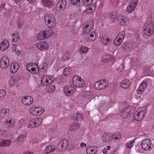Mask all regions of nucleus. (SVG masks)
<instances>
[{
	"mask_svg": "<svg viewBox=\"0 0 154 154\" xmlns=\"http://www.w3.org/2000/svg\"><path fill=\"white\" fill-rule=\"evenodd\" d=\"M119 115L122 118L127 119L130 117L134 112L131 107H128L125 102H122L119 106Z\"/></svg>",
	"mask_w": 154,
	"mask_h": 154,
	"instance_id": "1",
	"label": "nucleus"
},
{
	"mask_svg": "<svg viewBox=\"0 0 154 154\" xmlns=\"http://www.w3.org/2000/svg\"><path fill=\"white\" fill-rule=\"evenodd\" d=\"M144 30L145 34L147 35H151L154 32V24L151 18H149L145 23Z\"/></svg>",
	"mask_w": 154,
	"mask_h": 154,
	"instance_id": "2",
	"label": "nucleus"
},
{
	"mask_svg": "<svg viewBox=\"0 0 154 154\" xmlns=\"http://www.w3.org/2000/svg\"><path fill=\"white\" fill-rule=\"evenodd\" d=\"M45 24L50 28H53L56 24L54 17L52 15L46 14L44 17Z\"/></svg>",
	"mask_w": 154,
	"mask_h": 154,
	"instance_id": "3",
	"label": "nucleus"
},
{
	"mask_svg": "<svg viewBox=\"0 0 154 154\" xmlns=\"http://www.w3.org/2000/svg\"><path fill=\"white\" fill-rule=\"evenodd\" d=\"M72 82L74 86L78 88L83 87L85 84L84 80L80 77L76 75L73 76Z\"/></svg>",
	"mask_w": 154,
	"mask_h": 154,
	"instance_id": "4",
	"label": "nucleus"
},
{
	"mask_svg": "<svg viewBox=\"0 0 154 154\" xmlns=\"http://www.w3.org/2000/svg\"><path fill=\"white\" fill-rule=\"evenodd\" d=\"M83 5L85 6H89V7L85 10L87 13L93 12L95 9L96 5L93 3V0H82Z\"/></svg>",
	"mask_w": 154,
	"mask_h": 154,
	"instance_id": "5",
	"label": "nucleus"
},
{
	"mask_svg": "<svg viewBox=\"0 0 154 154\" xmlns=\"http://www.w3.org/2000/svg\"><path fill=\"white\" fill-rule=\"evenodd\" d=\"M26 69L30 72L33 74H36L39 71L38 66L35 63H30L26 64Z\"/></svg>",
	"mask_w": 154,
	"mask_h": 154,
	"instance_id": "6",
	"label": "nucleus"
},
{
	"mask_svg": "<svg viewBox=\"0 0 154 154\" xmlns=\"http://www.w3.org/2000/svg\"><path fill=\"white\" fill-rule=\"evenodd\" d=\"M69 145L68 140L66 139H63L61 140L58 143L56 149L57 151L60 150L63 151L67 149Z\"/></svg>",
	"mask_w": 154,
	"mask_h": 154,
	"instance_id": "7",
	"label": "nucleus"
},
{
	"mask_svg": "<svg viewBox=\"0 0 154 154\" xmlns=\"http://www.w3.org/2000/svg\"><path fill=\"white\" fill-rule=\"evenodd\" d=\"M42 122L40 118L36 117L32 119L28 123V128H35L39 126Z\"/></svg>",
	"mask_w": 154,
	"mask_h": 154,
	"instance_id": "8",
	"label": "nucleus"
},
{
	"mask_svg": "<svg viewBox=\"0 0 154 154\" xmlns=\"http://www.w3.org/2000/svg\"><path fill=\"white\" fill-rule=\"evenodd\" d=\"M30 113L34 116H39L44 111V109L41 107H32L29 109Z\"/></svg>",
	"mask_w": 154,
	"mask_h": 154,
	"instance_id": "9",
	"label": "nucleus"
},
{
	"mask_svg": "<svg viewBox=\"0 0 154 154\" xmlns=\"http://www.w3.org/2000/svg\"><path fill=\"white\" fill-rule=\"evenodd\" d=\"M125 35V32L123 31L119 33L114 40V44L116 45H120L122 42Z\"/></svg>",
	"mask_w": 154,
	"mask_h": 154,
	"instance_id": "10",
	"label": "nucleus"
},
{
	"mask_svg": "<svg viewBox=\"0 0 154 154\" xmlns=\"http://www.w3.org/2000/svg\"><path fill=\"white\" fill-rule=\"evenodd\" d=\"M53 80V79L51 75H46L42 77L41 80V83L44 86H46L51 83Z\"/></svg>",
	"mask_w": 154,
	"mask_h": 154,
	"instance_id": "11",
	"label": "nucleus"
},
{
	"mask_svg": "<svg viewBox=\"0 0 154 154\" xmlns=\"http://www.w3.org/2000/svg\"><path fill=\"white\" fill-rule=\"evenodd\" d=\"M146 114V111L139 109L137 110L134 115V118L137 121L141 120Z\"/></svg>",
	"mask_w": 154,
	"mask_h": 154,
	"instance_id": "12",
	"label": "nucleus"
},
{
	"mask_svg": "<svg viewBox=\"0 0 154 154\" xmlns=\"http://www.w3.org/2000/svg\"><path fill=\"white\" fill-rule=\"evenodd\" d=\"M151 140L149 139H144L141 142L142 147L145 150L149 149L151 148Z\"/></svg>",
	"mask_w": 154,
	"mask_h": 154,
	"instance_id": "13",
	"label": "nucleus"
},
{
	"mask_svg": "<svg viewBox=\"0 0 154 154\" xmlns=\"http://www.w3.org/2000/svg\"><path fill=\"white\" fill-rule=\"evenodd\" d=\"M9 64V60L8 57L6 56L3 57L0 60V66L3 69L7 68Z\"/></svg>",
	"mask_w": 154,
	"mask_h": 154,
	"instance_id": "14",
	"label": "nucleus"
},
{
	"mask_svg": "<svg viewBox=\"0 0 154 154\" xmlns=\"http://www.w3.org/2000/svg\"><path fill=\"white\" fill-rule=\"evenodd\" d=\"M138 2V0H132L127 7V12L130 13L133 12L136 8Z\"/></svg>",
	"mask_w": 154,
	"mask_h": 154,
	"instance_id": "15",
	"label": "nucleus"
},
{
	"mask_svg": "<svg viewBox=\"0 0 154 154\" xmlns=\"http://www.w3.org/2000/svg\"><path fill=\"white\" fill-rule=\"evenodd\" d=\"M21 100L22 103L25 105H30L32 104L33 102V97L30 96L23 97Z\"/></svg>",
	"mask_w": 154,
	"mask_h": 154,
	"instance_id": "16",
	"label": "nucleus"
},
{
	"mask_svg": "<svg viewBox=\"0 0 154 154\" xmlns=\"http://www.w3.org/2000/svg\"><path fill=\"white\" fill-rule=\"evenodd\" d=\"M75 88L73 86H66L64 89L63 91L65 93L67 96H70L73 94L75 92Z\"/></svg>",
	"mask_w": 154,
	"mask_h": 154,
	"instance_id": "17",
	"label": "nucleus"
},
{
	"mask_svg": "<svg viewBox=\"0 0 154 154\" xmlns=\"http://www.w3.org/2000/svg\"><path fill=\"white\" fill-rule=\"evenodd\" d=\"M93 23L92 21H88L84 28H83V33L86 34L91 31L93 26Z\"/></svg>",
	"mask_w": 154,
	"mask_h": 154,
	"instance_id": "18",
	"label": "nucleus"
},
{
	"mask_svg": "<svg viewBox=\"0 0 154 154\" xmlns=\"http://www.w3.org/2000/svg\"><path fill=\"white\" fill-rule=\"evenodd\" d=\"M97 33L93 32H90L86 36L85 39L87 41L91 42L95 40L97 37Z\"/></svg>",
	"mask_w": 154,
	"mask_h": 154,
	"instance_id": "19",
	"label": "nucleus"
},
{
	"mask_svg": "<svg viewBox=\"0 0 154 154\" xmlns=\"http://www.w3.org/2000/svg\"><path fill=\"white\" fill-rule=\"evenodd\" d=\"M37 48L40 50L43 49L47 50L48 47L47 42H38L37 45Z\"/></svg>",
	"mask_w": 154,
	"mask_h": 154,
	"instance_id": "20",
	"label": "nucleus"
},
{
	"mask_svg": "<svg viewBox=\"0 0 154 154\" xmlns=\"http://www.w3.org/2000/svg\"><path fill=\"white\" fill-rule=\"evenodd\" d=\"M147 85V82L146 81H143L141 83V85L137 89V93L139 94H142L144 91Z\"/></svg>",
	"mask_w": 154,
	"mask_h": 154,
	"instance_id": "21",
	"label": "nucleus"
},
{
	"mask_svg": "<svg viewBox=\"0 0 154 154\" xmlns=\"http://www.w3.org/2000/svg\"><path fill=\"white\" fill-rule=\"evenodd\" d=\"M20 67L19 64L17 63H13L10 67V71L12 73H14L17 72Z\"/></svg>",
	"mask_w": 154,
	"mask_h": 154,
	"instance_id": "22",
	"label": "nucleus"
},
{
	"mask_svg": "<svg viewBox=\"0 0 154 154\" xmlns=\"http://www.w3.org/2000/svg\"><path fill=\"white\" fill-rule=\"evenodd\" d=\"M97 151L98 148L97 147L91 146L87 148L86 152L87 154H95Z\"/></svg>",
	"mask_w": 154,
	"mask_h": 154,
	"instance_id": "23",
	"label": "nucleus"
},
{
	"mask_svg": "<svg viewBox=\"0 0 154 154\" xmlns=\"http://www.w3.org/2000/svg\"><path fill=\"white\" fill-rule=\"evenodd\" d=\"M66 6V0H62L59 1L56 5L57 8H59L60 10L64 9Z\"/></svg>",
	"mask_w": 154,
	"mask_h": 154,
	"instance_id": "24",
	"label": "nucleus"
},
{
	"mask_svg": "<svg viewBox=\"0 0 154 154\" xmlns=\"http://www.w3.org/2000/svg\"><path fill=\"white\" fill-rule=\"evenodd\" d=\"M19 77L18 75H14L11 76L10 79L9 84L11 85H15L18 81Z\"/></svg>",
	"mask_w": 154,
	"mask_h": 154,
	"instance_id": "25",
	"label": "nucleus"
},
{
	"mask_svg": "<svg viewBox=\"0 0 154 154\" xmlns=\"http://www.w3.org/2000/svg\"><path fill=\"white\" fill-rule=\"evenodd\" d=\"M9 43L7 40L3 41L0 44V50L2 51L6 50L9 46Z\"/></svg>",
	"mask_w": 154,
	"mask_h": 154,
	"instance_id": "26",
	"label": "nucleus"
},
{
	"mask_svg": "<svg viewBox=\"0 0 154 154\" xmlns=\"http://www.w3.org/2000/svg\"><path fill=\"white\" fill-rule=\"evenodd\" d=\"M71 3L74 6L78 8V10L80 11L81 10L80 0H70Z\"/></svg>",
	"mask_w": 154,
	"mask_h": 154,
	"instance_id": "27",
	"label": "nucleus"
},
{
	"mask_svg": "<svg viewBox=\"0 0 154 154\" xmlns=\"http://www.w3.org/2000/svg\"><path fill=\"white\" fill-rule=\"evenodd\" d=\"M136 47V44L134 42H130L129 43H127L124 46V48L125 49H129L130 50L134 49Z\"/></svg>",
	"mask_w": 154,
	"mask_h": 154,
	"instance_id": "28",
	"label": "nucleus"
},
{
	"mask_svg": "<svg viewBox=\"0 0 154 154\" xmlns=\"http://www.w3.org/2000/svg\"><path fill=\"white\" fill-rule=\"evenodd\" d=\"M9 113V109L6 108H3L0 111V117L2 118L8 116Z\"/></svg>",
	"mask_w": 154,
	"mask_h": 154,
	"instance_id": "29",
	"label": "nucleus"
},
{
	"mask_svg": "<svg viewBox=\"0 0 154 154\" xmlns=\"http://www.w3.org/2000/svg\"><path fill=\"white\" fill-rule=\"evenodd\" d=\"M113 59V57L111 55L108 54H106V55L103 56L102 60L103 62L108 63L112 61Z\"/></svg>",
	"mask_w": 154,
	"mask_h": 154,
	"instance_id": "30",
	"label": "nucleus"
},
{
	"mask_svg": "<svg viewBox=\"0 0 154 154\" xmlns=\"http://www.w3.org/2000/svg\"><path fill=\"white\" fill-rule=\"evenodd\" d=\"M41 32L44 39L48 38L49 36L53 34V32L51 30H47Z\"/></svg>",
	"mask_w": 154,
	"mask_h": 154,
	"instance_id": "31",
	"label": "nucleus"
},
{
	"mask_svg": "<svg viewBox=\"0 0 154 154\" xmlns=\"http://www.w3.org/2000/svg\"><path fill=\"white\" fill-rule=\"evenodd\" d=\"M20 38V34L19 32H16L13 33L11 35V40L14 42H16Z\"/></svg>",
	"mask_w": 154,
	"mask_h": 154,
	"instance_id": "32",
	"label": "nucleus"
},
{
	"mask_svg": "<svg viewBox=\"0 0 154 154\" xmlns=\"http://www.w3.org/2000/svg\"><path fill=\"white\" fill-rule=\"evenodd\" d=\"M111 139V134H104L102 137V140L105 142H109Z\"/></svg>",
	"mask_w": 154,
	"mask_h": 154,
	"instance_id": "33",
	"label": "nucleus"
},
{
	"mask_svg": "<svg viewBox=\"0 0 154 154\" xmlns=\"http://www.w3.org/2000/svg\"><path fill=\"white\" fill-rule=\"evenodd\" d=\"M130 85V82L128 80L123 81L121 83V87L124 88H128Z\"/></svg>",
	"mask_w": 154,
	"mask_h": 154,
	"instance_id": "34",
	"label": "nucleus"
},
{
	"mask_svg": "<svg viewBox=\"0 0 154 154\" xmlns=\"http://www.w3.org/2000/svg\"><path fill=\"white\" fill-rule=\"evenodd\" d=\"M5 125L7 127L11 128L13 126L14 123L12 122V120L11 118H8L5 122Z\"/></svg>",
	"mask_w": 154,
	"mask_h": 154,
	"instance_id": "35",
	"label": "nucleus"
},
{
	"mask_svg": "<svg viewBox=\"0 0 154 154\" xmlns=\"http://www.w3.org/2000/svg\"><path fill=\"white\" fill-rule=\"evenodd\" d=\"M91 92L89 91H85L81 94V97L85 99H89L91 98Z\"/></svg>",
	"mask_w": 154,
	"mask_h": 154,
	"instance_id": "36",
	"label": "nucleus"
},
{
	"mask_svg": "<svg viewBox=\"0 0 154 154\" xmlns=\"http://www.w3.org/2000/svg\"><path fill=\"white\" fill-rule=\"evenodd\" d=\"M79 124L77 122L73 123L70 125L69 129L71 131H74L80 127Z\"/></svg>",
	"mask_w": 154,
	"mask_h": 154,
	"instance_id": "37",
	"label": "nucleus"
},
{
	"mask_svg": "<svg viewBox=\"0 0 154 154\" xmlns=\"http://www.w3.org/2000/svg\"><path fill=\"white\" fill-rule=\"evenodd\" d=\"M109 17L112 20V21L113 22L116 19V17L118 16L117 11H114L111 12L109 14Z\"/></svg>",
	"mask_w": 154,
	"mask_h": 154,
	"instance_id": "38",
	"label": "nucleus"
},
{
	"mask_svg": "<svg viewBox=\"0 0 154 154\" xmlns=\"http://www.w3.org/2000/svg\"><path fill=\"white\" fill-rule=\"evenodd\" d=\"M99 83L101 90L105 88L108 85V84L107 83V81L105 80H103L100 81Z\"/></svg>",
	"mask_w": 154,
	"mask_h": 154,
	"instance_id": "39",
	"label": "nucleus"
},
{
	"mask_svg": "<svg viewBox=\"0 0 154 154\" xmlns=\"http://www.w3.org/2000/svg\"><path fill=\"white\" fill-rule=\"evenodd\" d=\"M42 4L46 7H50L53 4L51 0H42Z\"/></svg>",
	"mask_w": 154,
	"mask_h": 154,
	"instance_id": "40",
	"label": "nucleus"
},
{
	"mask_svg": "<svg viewBox=\"0 0 154 154\" xmlns=\"http://www.w3.org/2000/svg\"><path fill=\"white\" fill-rule=\"evenodd\" d=\"M74 119L76 120L77 121H79L82 119L83 116L81 114L78 113H75L73 115Z\"/></svg>",
	"mask_w": 154,
	"mask_h": 154,
	"instance_id": "41",
	"label": "nucleus"
},
{
	"mask_svg": "<svg viewBox=\"0 0 154 154\" xmlns=\"http://www.w3.org/2000/svg\"><path fill=\"white\" fill-rule=\"evenodd\" d=\"M55 149L54 146H47L45 149V151L46 153L51 152L54 151Z\"/></svg>",
	"mask_w": 154,
	"mask_h": 154,
	"instance_id": "42",
	"label": "nucleus"
},
{
	"mask_svg": "<svg viewBox=\"0 0 154 154\" xmlns=\"http://www.w3.org/2000/svg\"><path fill=\"white\" fill-rule=\"evenodd\" d=\"M11 143L10 140H2L0 143V146L1 147L7 146Z\"/></svg>",
	"mask_w": 154,
	"mask_h": 154,
	"instance_id": "43",
	"label": "nucleus"
},
{
	"mask_svg": "<svg viewBox=\"0 0 154 154\" xmlns=\"http://www.w3.org/2000/svg\"><path fill=\"white\" fill-rule=\"evenodd\" d=\"M26 139V137L25 135H21L17 138V141L18 143H22Z\"/></svg>",
	"mask_w": 154,
	"mask_h": 154,
	"instance_id": "44",
	"label": "nucleus"
},
{
	"mask_svg": "<svg viewBox=\"0 0 154 154\" xmlns=\"http://www.w3.org/2000/svg\"><path fill=\"white\" fill-rule=\"evenodd\" d=\"M120 23L122 24H124L125 23H128V19L126 18L125 17L122 16L120 18Z\"/></svg>",
	"mask_w": 154,
	"mask_h": 154,
	"instance_id": "45",
	"label": "nucleus"
},
{
	"mask_svg": "<svg viewBox=\"0 0 154 154\" xmlns=\"http://www.w3.org/2000/svg\"><path fill=\"white\" fill-rule=\"evenodd\" d=\"M121 137V134L119 132H116L113 134H111V139H119Z\"/></svg>",
	"mask_w": 154,
	"mask_h": 154,
	"instance_id": "46",
	"label": "nucleus"
},
{
	"mask_svg": "<svg viewBox=\"0 0 154 154\" xmlns=\"http://www.w3.org/2000/svg\"><path fill=\"white\" fill-rule=\"evenodd\" d=\"M71 71V69L70 67H67L64 69L63 70V73L65 75H68Z\"/></svg>",
	"mask_w": 154,
	"mask_h": 154,
	"instance_id": "47",
	"label": "nucleus"
},
{
	"mask_svg": "<svg viewBox=\"0 0 154 154\" xmlns=\"http://www.w3.org/2000/svg\"><path fill=\"white\" fill-rule=\"evenodd\" d=\"M70 56V53L68 51H66L64 54L63 58L64 60H66L68 59Z\"/></svg>",
	"mask_w": 154,
	"mask_h": 154,
	"instance_id": "48",
	"label": "nucleus"
},
{
	"mask_svg": "<svg viewBox=\"0 0 154 154\" xmlns=\"http://www.w3.org/2000/svg\"><path fill=\"white\" fill-rule=\"evenodd\" d=\"M135 139H134L132 141H129L127 143V146L128 148H131L134 145V142Z\"/></svg>",
	"mask_w": 154,
	"mask_h": 154,
	"instance_id": "49",
	"label": "nucleus"
},
{
	"mask_svg": "<svg viewBox=\"0 0 154 154\" xmlns=\"http://www.w3.org/2000/svg\"><path fill=\"white\" fill-rule=\"evenodd\" d=\"M88 48L85 46L81 47L80 49V51L81 52L85 53L87 52L88 51Z\"/></svg>",
	"mask_w": 154,
	"mask_h": 154,
	"instance_id": "50",
	"label": "nucleus"
},
{
	"mask_svg": "<svg viewBox=\"0 0 154 154\" xmlns=\"http://www.w3.org/2000/svg\"><path fill=\"white\" fill-rule=\"evenodd\" d=\"M100 84L99 81L95 82L94 85V88L97 90H101V88L100 87Z\"/></svg>",
	"mask_w": 154,
	"mask_h": 154,
	"instance_id": "51",
	"label": "nucleus"
},
{
	"mask_svg": "<svg viewBox=\"0 0 154 154\" xmlns=\"http://www.w3.org/2000/svg\"><path fill=\"white\" fill-rule=\"evenodd\" d=\"M6 95L5 91L4 90H0V99L3 98Z\"/></svg>",
	"mask_w": 154,
	"mask_h": 154,
	"instance_id": "52",
	"label": "nucleus"
},
{
	"mask_svg": "<svg viewBox=\"0 0 154 154\" xmlns=\"http://www.w3.org/2000/svg\"><path fill=\"white\" fill-rule=\"evenodd\" d=\"M110 39L107 37L104 38L103 39V43L105 45H106L109 43L110 41Z\"/></svg>",
	"mask_w": 154,
	"mask_h": 154,
	"instance_id": "53",
	"label": "nucleus"
},
{
	"mask_svg": "<svg viewBox=\"0 0 154 154\" xmlns=\"http://www.w3.org/2000/svg\"><path fill=\"white\" fill-rule=\"evenodd\" d=\"M47 66L46 63H43L40 66V67L42 69L45 70L47 69Z\"/></svg>",
	"mask_w": 154,
	"mask_h": 154,
	"instance_id": "54",
	"label": "nucleus"
},
{
	"mask_svg": "<svg viewBox=\"0 0 154 154\" xmlns=\"http://www.w3.org/2000/svg\"><path fill=\"white\" fill-rule=\"evenodd\" d=\"M48 89L49 91L51 92H53L55 89V87L54 86L51 85L50 86H48Z\"/></svg>",
	"mask_w": 154,
	"mask_h": 154,
	"instance_id": "55",
	"label": "nucleus"
},
{
	"mask_svg": "<svg viewBox=\"0 0 154 154\" xmlns=\"http://www.w3.org/2000/svg\"><path fill=\"white\" fill-rule=\"evenodd\" d=\"M137 60L136 59H132V61L131 63V66L132 67H134L136 66L137 64Z\"/></svg>",
	"mask_w": 154,
	"mask_h": 154,
	"instance_id": "56",
	"label": "nucleus"
},
{
	"mask_svg": "<svg viewBox=\"0 0 154 154\" xmlns=\"http://www.w3.org/2000/svg\"><path fill=\"white\" fill-rule=\"evenodd\" d=\"M37 38L39 40H44V38H43V36L42 35V34L41 32L38 34L37 35Z\"/></svg>",
	"mask_w": 154,
	"mask_h": 154,
	"instance_id": "57",
	"label": "nucleus"
},
{
	"mask_svg": "<svg viewBox=\"0 0 154 154\" xmlns=\"http://www.w3.org/2000/svg\"><path fill=\"white\" fill-rule=\"evenodd\" d=\"M25 123V120L24 119H20L18 122V123L19 125H24Z\"/></svg>",
	"mask_w": 154,
	"mask_h": 154,
	"instance_id": "58",
	"label": "nucleus"
},
{
	"mask_svg": "<svg viewBox=\"0 0 154 154\" xmlns=\"http://www.w3.org/2000/svg\"><path fill=\"white\" fill-rule=\"evenodd\" d=\"M5 134V131L2 129L0 128V136H2L4 135Z\"/></svg>",
	"mask_w": 154,
	"mask_h": 154,
	"instance_id": "59",
	"label": "nucleus"
},
{
	"mask_svg": "<svg viewBox=\"0 0 154 154\" xmlns=\"http://www.w3.org/2000/svg\"><path fill=\"white\" fill-rule=\"evenodd\" d=\"M86 144L84 143H81L80 144L81 147H83V146L86 147Z\"/></svg>",
	"mask_w": 154,
	"mask_h": 154,
	"instance_id": "60",
	"label": "nucleus"
},
{
	"mask_svg": "<svg viewBox=\"0 0 154 154\" xmlns=\"http://www.w3.org/2000/svg\"><path fill=\"white\" fill-rule=\"evenodd\" d=\"M124 66L123 64H121L120 66L119 69H124Z\"/></svg>",
	"mask_w": 154,
	"mask_h": 154,
	"instance_id": "61",
	"label": "nucleus"
},
{
	"mask_svg": "<svg viewBox=\"0 0 154 154\" xmlns=\"http://www.w3.org/2000/svg\"><path fill=\"white\" fill-rule=\"evenodd\" d=\"M103 152L104 154H106L107 152V151L104 148V149H103Z\"/></svg>",
	"mask_w": 154,
	"mask_h": 154,
	"instance_id": "62",
	"label": "nucleus"
},
{
	"mask_svg": "<svg viewBox=\"0 0 154 154\" xmlns=\"http://www.w3.org/2000/svg\"><path fill=\"white\" fill-rule=\"evenodd\" d=\"M110 148V146H107L106 147V150H109Z\"/></svg>",
	"mask_w": 154,
	"mask_h": 154,
	"instance_id": "63",
	"label": "nucleus"
},
{
	"mask_svg": "<svg viewBox=\"0 0 154 154\" xmlns=\"http://www.w3.org/2000/svg\"><path fill=\"white\" fill-rule=\"evenodd\" d=\"M151 44L152 45L154 46V39L152 42H151Z\"/></svg>",
	"mask_w": 154,
	"mask_h": 154,
	"instance_id": "64",
	"label": "nucleus"
}]
</instances>
